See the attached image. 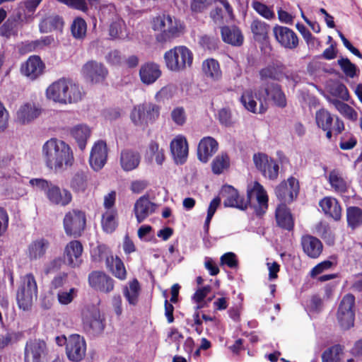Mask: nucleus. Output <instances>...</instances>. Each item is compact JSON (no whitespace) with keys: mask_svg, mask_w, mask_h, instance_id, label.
Returning <instances> with one entry per match:
<instances>
[{"mask_svg":"<svg viewBox=\"0 0 362 362\" xmlns=\"http://www.w3.org/2000/svg\"><path fill=\"white\" fill-rule=\"evenodd\" d=\"M63 26V18L59 15H52L40 21L39 30L41 33H47L53 30H62Z\"/></svg>","mask_w":362,"mask_h":362,"instance_id":"34","label":"nucleus"},{"mask_svg":"<svg viewBox=\"0 0 362 362\" xmlns=\"http://www.w3.org/2000/svg\"><path fill=\"white\" fill-rule=\"evenodd\" d=\"M328 180L330 185L335 189V191L339 192H346V182L341 177L339 176L335 172H330Z\"/></svg>","mask_w":362,"mask_h":362,"instance_id":"55","label":"nucleus"},{"mask_svg":"<svg viewBox=\"0 0 362 362\" xmlns=\"http://www.w3.org/2000/svg\"><path fill=\"white\" fill-rule=\"evenodd\" d=\"M347 135H344L341 137V141L339 142V147L342 150H350L354 148L356 144L357 139L353 135H351L348 139H346Z\"/></svg>","mask_w":362,"mask_h":362,"instance_id":"63","label":"nucleus"},{"mask_svg":"<svg viewBox=\"0 0 362 362\" xmlns=\"http://www.w3.org/2000/svg\"><path fill=\"white\" fill-rule=\"evenodd\" d=\"M71 187L77 192L86 190L87 187V177L83 172H77L74 175L71 181Z\"/></svg>","mask_w":362,"mask_h":362,"instance_id":"50","label":"nucleus"},{"mask_svg":"<svg viewBox=\"0 0 362 362\" xmlns=\"http://www.w3.org/2000/svg\"><path fill=\"white\" fill-rule=\"evenodd\" d=\"M250 29L255 40L262 43L267 42L269 25L267 23L255 19L252 22Z\"/></svg>","mask_w":362,"mask_h":362,"instance_id":"36","label":"nucleus"},{"mask_svg":"<svg viewBox=\"0 0 362 362\" xmlns=\"http://www.w3.org/2000/svg\"><path fill=\"white\" fill-rule=\"evenodd\" d=\"M218 148L217 141L211 136L202 138L197 147L198 159L206 163L209 159L216 153Z\"/></svg>","mask_w":362,"mask_h":362,"instance_id":"20","label":"nucleus"},{"mask_svg":"<svg viewBox=\"0 0 362 362\" xmlns=\"http://www.w3.org/2000/svg\"><path fill=\"white\" fill-rule=\"evenodd\" d=\"M86 225V214L83 211L73 209L68 211L63 220V226L66 235L75 238L81 236Z\"/></svg>","mask_w":362,"mask_h":362,"instance_id":"8","label":"nucleus"},{"mask_svg":"<svg viewBox=\"0 0 362 362\" xmlns=\"http://www.w3.org/2000/svg\"><path fill=\"white\" fill-rule=\"evenodd\" d=\"M46 197L52 204L60 206H66L72 201V194L69 190L60 188L54 183L48 189Z\"/></svg>","mask_w":362,"mask_h":362,"instance_id":"21","label":"nucleus"},{"mask_svg":"<svg viewBox=\"0 0 362 362\" xmlns=\"http://www.w3.org/2000/svg\"><path fill=\"white\" fill-rule=\"evenodd\" d=\"M276 40L287 49H294L298 46L299 40L296 33L291 28L276 25L273 28Z\"/></svg>","mask_w":362,"mask_h":362,"instance_id":"13","label":"nucleus"},{"mask_svg":"<svg viewBox=\"0 0 362 362\" xmlns=\"http://www.w3.org/2000/svg\"><path fill=\"white\" fill-rule=\"evenodd\" d=\"M332 104L335 108L344 117L350 119H356L357 117L356 112L346 103L339 100H334Z\"/></svg>","mask_w":362,"mask_h":362,"instance_id":"53","label":"nucleus"},{"mask_svg":"<svg viewBox=\"0 0 362 362\" xmlns=\"http://www.w3.org/2000/svg\"><path fill=\"white\" fill-rule=\"evenodd\" d=\"M171 118L177 125H183L187 119L185 110L182 107H177L171 112Z\"/></svg>","mask_w":362,"mask_h":362,"instance_id":"60","label":"nucleus"},{"mask_svg":"<svg viewBox=\"0 0 362 362\" xmlns=\"http://www.w3.org/2000/svg\"><path fill=\"white\" fill-rule=\"evenodd\" d=\"M45 68V64L39 56H30L21 66L22 73L34 80L40 76Z\"/></svg>","mask_w":362,"mask_h":362,"instance_id":"24","label":"nucleus"},{"mask_svg":"<svg viewBox=\"0 0 362 362\" xmlns=\"http://www.w3.org/2000/svg\"><path fill=\"white\" fill-rule=\"evenodd\" d=\"M160 66L155 62H146L139 69L141 81L146 85L154 83L161 76Z\"/></svg>","mask_w":362,"mask_h":362,"instance_id":"26","label":"nucleus"},{"mask_svg":"<svg viewBox=\"0 0 362 362\" xmlns=\"http://www.w3.org/2000/svg\"><path fill=\"white\" fill-rule=\"evenodd\" d=\"M239 100L247 110L254 113L256 112L257 102L254 99L252 90H245L243 93Z\"/></svg>","mask_w":362,"mask_h":362,"instance_id":"51","label":"nucleus"},{"mask_svg":"<svg viewBox=\"0 0 362 362\" xmlns=\"http://www.w3.org/2000/svg\"><path fill=\"white\" fill-rule=\"evenodd\" d=\"M30 184L37 189L43 191L45 196H47L48 189H50L51 186L53 185L52 182L41 178L31 179L30 180Z\"/></svg>","mask_w":362,"mask_h":362,"instance_id":"62","label":"nucleus"},{"mask_svg":"<svg viewBox=\"0 0 362 362\" xmlns=\"http://www.w3.org/2000/svg\"><path fill=\"white\" fill-rule=\"evenodd\" d=\"M88 282L92 288L103 293H110L114 289V279L102 272L95 271L89 274Z\"/></svg>","mask_w":362,"mask_h":362,"instance_id":"15","label":"nucleus"},{"mask_svg":"<svg viewBox=\"0 0 362 362\" xmlns=\"http://www.w3.org/2000/svg\"><path fill=\"white\" fill-rule=\"evenodd\" d=\"M90 256L92 260L95 262H100L105 259V264H107V259L113 257L110 248L104 244H100L93 248L90 251Z\"/></svg>","mask_w":362,"mask_h":362,"instance_id":"46","label":"nucleus"},{"mask_svg":"<svg viewBox=\"0 0 362 362\" xmlns=\"http://www.w3.org/2000/svg\"><path fill=\"white\" fill-rule=\"evenodd\" d=\"M255 98L259 102V113L262 114L267 110V100L270 99L274 104L281 108L287 105L286 95L281 89V86L276 83H262L259 88L255 93Z\"/></svg>","mask_w":362,"mask_h":362,"instance_id":"3","label":"nucleus"},{"mask_svg":"<svg viewBox=\"0 0 362 362\" xmlns=\"http://www.w3.org/2000/svg\"><path fill=\"white\" fill-rule=\"evenodd\" d=\"M347 226L355 230L362 226V209L358 206H348L346 210Z\"/></svg>","mask_w":362,"mask_h":362,"instance_id":"37","label":"nucleus"},{"mask_svg":"<svg viewBox=\"0 0 362 362\" xmlns=\"http://www.w3.org/2000/svg\"><path fill=\"white\" fill-rule=\"evenodd\" d=\"M50 246L49 241L45 238H40L32 241L28 247V255L30 260L42 258Z\"/></svg>","mask_w":362,"mask_h":362,"instance_id":"32","label":"nucleus"},{"mask_svg":"<svg viewBox=\"0 0 362 362\" xmlns=\"http://www.w3.org/2000/svg\"><path fill=\"white\" fill-rule=\"evenodd\" d=\"M154 29L159 30L160 33L157 35V40L165 42L180 37L184 26L180 20L169 14H163L158 17L154 23Z\"/></svg>","mask_w":362,"mask_h":362,"instance_id":"5","label":"nucleus"},{"mask_svg":"<svg viewBox=\"0 0 362 362\" xmlns=\"http://www.w3.org/2000/svg\"><path fill=\"white\" fill-rule=\"evenodd\" d=\"M86 23L82 18L78 17L74 20L71 27V30L75 38H83L86 35Z\"/></svg>","mask_w":362,"mask_h":362,"instance_id":"52","label":"nucleus"},{"mask_svg":"<svg viewBox=\"0 0 362 362\" xmlns=\"http://www.w3.org/2000/svg\"><path fill=\"white\" fill-rule=\"evenodd\" d=\"M315 120L319 128L329 129L332 127L334 117L327 110L320 109L316 112Z\"/></svg>","mask_w":362,"mask_h":362,"instance_id":"47","label":"nucleus"},{"mask_svg":"<svg viewBox=\"0 0 362 362\" xmlns=\"http://www.w3.org/2000/svg\"><path fill=\"white\" fill-rule=\"evenodd\" d=\"M202 71L206 77L214 81L219 80L222 76L219 63L214 59H207L203 62Z\"/></svg>","mask_w":362,"mask_h":362,"instance_id":"38","label":"nucleus"},{"mask_svg":"<svg viewBox=\"0 0 362 362\" xmlns=\"http://www.w3.org/2000/svg\"><path fill=\"white\" fill-rule=\"evenodd\" d=\"M221 195L225 198L223 205L225 207L236 208L245 210L248 205H251L252 199L255 197L258 206L255 207L257 215L264 214L268 208V196L263 186L255 181L252 187L247 190V199L241 198L236 189L233 186L226 185L221 189Z\"/></svg>","mask_w":362,"mask_h":362,"instance_id":"1","label":"nucleus"},{"mask_svg":"<svg viewBox=\"0 0 362 362\" xmlns=\"http://www.w3.org/2000/svg\"><path fill=\"white\" fill-rule=\"evenodd\" d=\"M106 267L116 278L120 280L126 279L127 272L124 263L118 257L107 259Z\"/></svg>","mask_w":362,"mask_h":362,"instance_id":"41","label":"nucleus"},{"mask_svg":"<svg viewBox=\"0 0 362 362\" xmlns=\"http://www.w3.org/2000/svg\"><path fill=\"white\" fill-rule=\"evenodd\" d=\"M193 58L192 51L184 45L176 46L164 54L165 65L173 72H180L190 68Z\"/></svg>","mask_w":362,"mask_h":362,"instance_id":"4","label":"nucleus"},{"mask_svg":"<svg viewBox=\"0 0 362 362\" xmlns=\"http://www.w3.org/2000/svg\"><path fill=\"white\" fill-rule=\"evenodd\" d=\"M259 78L262 83H269V79L274 81H279L283 78L284 74L281 70L274 65H269L262 68L259 71Z\"/></svg>","mask_w":362,"mask_h":362,"instance_id":"40","label":"nucleus"},{"mask_svg":"<svg viewBox=\"0 0 362 362\" xmlns=\"http://www.w3.org/2000/svg\"><path fill=\"white\" fill-rule=\"evenodd\" d=\"M355 297L353 294L345 295L339 305L337 311V320L341 327L344 329H349L354 325L355 313Z\"/></svg>","mask_w":362,"mask_h":362,"instance_id":"9","label":"nucleus"},{"mask_svg":"<svg viewBox=\"0 0 362 362\" xmlns=\"http://www.w3.org/2000/svg\"><path fill=\"white\" fill-rule=\"evenodd\" d=\"M71 136L75 139L78 148L83 151L86 148L87 140L90 136V129L86 124H78L70 129Z\"/></svg>","mask_w":362,"mask_h":362,"instance_id":"35","label":"nucleus"},{"mask_svg":"<svg viewBox=\"0 0 362 362\" xmlns=\"http://www.w3.org/2000/svg\"><path fill=\"white\" fill-rule=\"evenodd\" d=\"M156 208V204L149 200L148 196L144 195L139 198L134 206V211L137 222L139 223L143 222L155 211Z\"/></svg>","mask_w":362,"mask_h":362,"instance_id":"23","label":"nucleus"},{"mask_svg":"<svg viewBox=\"0 0 362 362\" xmlns=\"http://www.w3.org/2000/svg\"><path fill=\"white\" fill-rule=\"evenodd\" d=\"M218 120L221 124L230 127L233 124L230 111L226 108L221 109L218 111Z\"/></svg>","mask_w":362,"mask_h":362,"instance_id":"64","label":"nucleus"},{"mask_svg":"<svg viewBox=\"0 0 362 362\" xmlns=\"http://www.w3.org/2000/svg\"><path fill=\"white\" fill-rule=\"evenodd\" d=\"M41 109L33 103H26L21 105L16 112V120L18 122L28 124L40 116Z\"/></svg>","mask_w":362,"mask_h":362,"instance_id":"27","label":"nucleus"},{"mask_svg":"<svg viewBox=\"0 0 362 362\" xmlns=\"http://www.w3.org/2000/svg\"><path fill=\"white\" fill-rule=\"evenodd\" d=\"M303 250L309 257L316 259L322 252V242L315 236L305 235L302 236L300 241Z\"/></svg>","mask_w":362,"mask_h":362,"instance_id":"28","label":"nucleus"},{"mask_svg":"<svg viewBox=\"0 0 362 362\" xmlns=\"http://www.w3.org/2000/svg\"><path fill=\"white\" fill-rule=\"evenodd\" d=\"M68 88L66 90V104L77 103L82 98V93L81 88L78 84L73 83L71 81L68 80Z\"/></svg>","mask_w":362,"mask_h":362,"instance_id":"48","label":"nucleus"},{"mask_svg":"<svg viewBox=\"0 0 362 362\" xmlns=\"http://www.w3.org/2000/svg\"><path fill=\"white\" fill-rule=\"evenodd\" d=\"M170 151L176 164H184L188 156V145L185 136H177L170 142Z\"/></svg>","mask_w":362,"mask_h":362,"instance_id":"22","label":"nucleus"},{"mask_svg":"<svg viewBox=\"0 0 362 362\" xmlns=\"http://www.w3.org/2000/svg\"><path fill=\"white\" fill-rule=\"evenodd\" d=\"M253 161L262 175L270 180H276L279 176V163L272 158L262 153H255Z\"/></svg>","mask_w":362,"mask_h":362,"instance_id":"10","label":"nucleus"},{"mask_svg":"<svg viewBox=\"0 0 362 362\" xmlns=\"http://www.w3.org/2000/svg\"><path fill=\"white\" fill-rule=\"evenodd\" d=\"M58 2L63 4L68 7L78 10L83 12L88 11V4L86 0H57Z\"/></svg>","mask_w":362,"mask_h":362,"instance_id":"58","label":"nucleus"},{"mask_svg":"<svg viewBox=\"0 0 362 362\" xmlns=\"http://www.w3.org/2000/svg\"><path fill=\"white\" fill-rule=\"evenodd\" d=\"M221 264L226 265L230 269H234L238 267V261L235 253L228 252L225 253L221 257Z\"/></svg>","mask_w":362,"mask_h":362,"instance_id":"61","label":"nucleus"},{"mask_svg":"<svg viewBox=\"0 0 362 362\" xmlns=\"http://www.w3.org/2000/svg\"><path fill=\"white\" fill-rule=\"evenodd\" d=\"M140 291V285L137 279H134L129 282V287L123 289V294L128 303L132 305H136Z\"/></svg>","mask_w":362,"mask_h":362,"instance_id":"42","label":"nucleus"},{"mask_svg":"<svg viewBox=\"0 0 362 362\" xmlns=\"http://www.w3.org/2000/svg\"><path fill=\"white\" fill-rule=\"evenodd\" d=\"M46 344L40 339H30L27 341L24 351L25 362H42V357L45 354Z\"/></svg>","mask_w":362,"mask_h":362,"instance_id":"17","label":"nucleus"},{"mask_svg":"<svg viewBox=\"0 0 362 362\" xmlns=\"http://www.w3.org/2000/svg\"><path fill=\"white\" fill-rule=\"evenodd\" d=\"M83 76L92 83H98L103 82L107 75V69L105 66L95 61H89L82 67Z\"/></svg>","mask_w":362,"mask_h":362,"instance_id":"14","label":"nucleus"},{"mask_svg":"<svg viewBox=\"0 0 362 362\" xmlns=\"http://www.w3.org/2000/svg\"><path fill=\"white\" fill-rule=\"evenodd\" d=\"M160 107L153 103H144L135 105L130 114V119L137 127H145L154 123L160 115Z\"/></svg>","mask_w":362,"mask_h":362,"instance_id":"6","label":"nucleus"},{"mask_svg":"<svg viewBox=\"0 0 362 362\" xmlns=\"http://www.w3.org/2000/svg\"><path fill=\"white\" fill-rule=\"evenodd\" d=\"M37 286L35 279L33 274H27L22 279V282L19 286L16 300L21 309L28 310L33 304V298H37Z\"/></svg>","mask_w":362,"mask_h":362,"instance_id":"7","label":"nucleus"},{"mask_svg":"<svg viewBox=\"0 0 362 362\" xmlns=\"http://www.w3.org/2000/svg\"><path fill=\"white\" fill-rule=\"evenodd\" d=\"M298 180L290 177L286 181L281 182L275 188V194L281 204L291 203L298 196L299 192Z\"/></svg>","mask_w":362,"mask_h":362,"instance_id":"11","label":"nucleus"},{"mask_svg":"<svg viewBox=\"0 0 362 362\" xmlns=\"http://www.w3.org/2000/svg\"><path fill=\"white\" fill-rule=\"evenodd\" d=\"M230 166V158L226 153H221L215 157L211 163L214 174L220 175Z\"/></svg>","mask_w":362,"mask_h":362,"instance_id":"45","label":"nucleus"},{"mask_svg":"<svg viewBox=\"0 0 362 362\" xmlns=\"http://www.w3.org/2000/svg\"><path fill=\"white\" fill-rule=\"evenodd\" d=\"M276 221L278 226L291 231L294 227V220L290 209L284 204H279L275 211Z\"/></svg>","mask_w":362,"mask_h":362,"instance_id":"31","label":"nucleus"},{"mask_svg":"<svg viewBox=\"0 0 362 362\" xmlns=\"http://www.w3.org/2000/svg\"><path fill=\"white\" fill-rule=\"evenodd\" d=\"M83 245L78 240L70 241L64 248V258L65 262L71 267H78L81 262Z\"/></svg>","mask_w":362,"mask_h":362,"instance_id":"18","label":"nucleus"},{"mask_svg":"<svg viewBox=\"0 0 362 362\" xmlns=\"http://www.w3.org/2000/svg\"><path fill=\"white\" fill-rule=\"evenodd\" d=\"M119 162L124 171H132L138 168L141 162V156L136 151L124 149L120 153Z\"/></svg>","mask_w":362,"mask_h":362,"instance_id":"29","label":"nucleus"},{"mask_svg":"<svg viewBox=\"0 0 362 362\" xmlns=\"http://www.w3.org/2000/svg\"><path fill=\"white\" fill-rule=\"evenodd\" d=\"M102 227L105 232L112 233L117 226L115 221V214L113 211H106L102 217Z\"/></svg>","mask_w":362,"mask_h":362,"instance_id":"54","label":"nucleus"},{"mask_svg":"<svg viewBox=\"0 0 362 362\" xmlns=\"http://www.w3.org/2000/svg\"><path fill=\"white\" fill-rule=\"evenodd\" d=\"M109 35L112 40H126L128 38V33L126 29L124 21L121 18H116L110 25Z\"/></svg>","mask_w":362,"mask_h":362,"instance_id":"39","label":"nucleus"},{"mask_svg":"<svg viewBox=\"0 0 362 362\" xmlns=\"http://www.w3.org/2000/svg\"><path fill=\"white\" fill-rule=\"evenodd\" d=\"M337 264V261L334 257H331L330 259H327L315 266L310 271L311 277L314 278L320 274L324 271L332 268L334 265Z\"/></svg>","mask_w":362,"mask_h":362,"instance_id":"57","label":"nucleus"},{"mask_svg":"<svg viewBox=\"0 0 362 362\" xmlns=\"http://www.w3.org/2000/svg\"><path fill=\"white\" fill-rule=\"evenodd\" d=\"M42 155L46 165L56 172L71 166L74 161L73 152L71 147L64 141L51 139L42 146Z\"/></svg>","mask_w":362,"mask_h":362,"instance_id":"2","label":"nucleus"},{"mask_svg":"<svg viewBox=\"0 0 362 362\" xmlns=\"http://www.w3.org/2000/svg\"><path fill=\"white\" fill-rule=\"evenodd\" d=\"M77 290L71 288L69 291H59L57 293V298L60 304L68 305L76 296Z\"/></svg>","mask_w":362,"mask_h":362,"instance_id":"59","label":"nucleus"},{"mask_svg":"<svg viewBox=\"0 0 362 362\" xmlns=\"http://www.w3.org/2000/svg\"><path fill=\"white\" fill-rule=\"evenodd\" d=\"M320 206L325 214L329 216L335 221L340 220L341 217V208L339 202L333 197H325L319 203Z\"/></svg>","mask_w":362,"mask_h":362,"instance_id":"33","label":"nucleus"},{"mask_svg":"<svg viewBox=\"0 0 362 362\" xmlns=\"http://www.w3.org/2000/svg\"><path fill=\"white\" fill-rule=\"evenodd\" d=\"M222 40L233 46L239 47L243 43L244 37L240 28L235 25H224L221 28Z\"/></svg>","mask_w":362,"mask_h":362,"instance_id":"30","label":"nucleus"},{"mask_svg":"<svg viewBox=\"0 0 362 362\" xmlns=\"http://www.w3.org/2000/svg\"><path fill=\"white\" fill-rule=\"evenodd\" d=\"M252 7L258 14L266 19H272L274 17V11L269 6L259 1H253Z\"/></svg>","mask_w":362,"mask_h":362,"instance_id":"56","label":"nucleus"},{"mask_svg":"<svg viewBox=\"0 0 362 362\" xmlns=\"http://www.w3.org/2000/svg\"><path fill=\"white\" fill-rule=\"evenodd\" d=\"M68 80L60 78L52 83L46 90V95L48 99L60 104H66V90Z\"/></svg>","mask_w":362,"mask_h":362,"instance_id":"19","label":"nucleus"},{"mask_svg":"<svg viewBox=\"0 0 362 362\" xmlns=\"http://www.w3.org/2000/svg\"><path fill=\"white\" fill-rule=\"evenodd\" d=\"M342 349L339 345L332 346L322 354V362H341L340 354Z\"/></svg>","mask_w":362,"mask_h":362,"instance_id":"49","label":"nucleus"},{"mask_svg":"<svg viewBox=\"0 0 362 362\" xmlns=\"http://www.w3.org/2000/svg\"><path fill=\"white\" fill-rule=\"evenodd\" d=\"M107 158V148L106 143L103 141H98L92 147L90 154V165L92 168L98 171L105 165Z\"/></svg>","mask_w":362,"mask_h":362,"instance_id":"16","label":"nucleus"},{"mask_svg":"<svg viewBox=\"0 0 362 362\" xmlns=\"http://www.w3.org/2000/svg\"><path fill=\"white\" fill-rule=\"evenodd\" d=\"M21 14L9 17L0 27V35L6 38L15 35L18 21L21 20Z\"/></svg>","mask_w":362,"mask_h":362,"instance_id":"43","label":"nucleus"},{"mask_svg":"<svg viewBox=\"0 0 362 362\" xmlns=\"http://www.w3.org/2000/svg\"><path fill=\"white\" fill-rule=\"evenodd\" d=\"M83 325L86 331L93 336H97L103 333L105 329L104 318L102 317L99 310H93L90 316L83 320Z\"/></svg>","mask_w":362,"mask_h":362,"instance_id":"25","label":"nucleus"},{"mask_svg":"<svg viewBox=\"0 0 362 362\" xmlns=\"http://www.w3.org/2000/svg\"><path fill=\"white\" fill-rule=\"evenodd\" d=\"M337 64L340 66L343 73L349 78H353L360 73V69L358 66L347 57H340L337 60Z\"/></svg>","mask_w":362,"mask_h":362,"instance_id":"44","label":"nucleus"},{"mask_svg":"<svg viewBox=\"0 0 362 362\" xmlns=\"http://www.w3.org/2000/svg\"><path fill=\"white\" fill-rule=\"evenodd\" d=\"M86 344L83 337L79 334H71L68 338L66 354L71 361H81L86 356Z\"/></svg>","mask_w":362,"mask_h":362,"instance_id":"12","label":"nucleus"}]
</instances>
